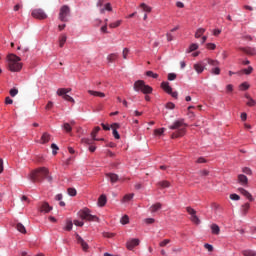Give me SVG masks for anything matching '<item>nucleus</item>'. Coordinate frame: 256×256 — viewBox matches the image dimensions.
I'll return each instance as SVG.
<instances>
[{"instance_id":"obj_1","label":"nucleus","mask_w":256,"mask_h":256,"mask_svg":"<svg viewBox=\"0 0 256 256\" xmlns=\"http://www.w3.org/2000/svg\"><path fill=\"white\" fill-rule=\"evenodd\" d=\"M28 178L32 183H41L44 179H47L48 183L53 182V177L49 176V169L45 167H40L36 170H33Z\"/></svg>"},{"instance_id":"obj_3","label":"nucleus","mask_w":256,"mask_h":256,"mask_svg":"<svg viewBox=\"0 0 256 256\" xmlns=\"http://www.w3.org/2000/svg\"><path fill=\"white\" fill-rule=\"evenodd\" d=\"M21 58L15 54L8 55V69L12 73H17L23 69V63H20Z\"/></svg>"},{"instance_id":"obj_52","label":"nucleus","mask_w":256,"mask_h":256,"mask_svg":"<svg viewBox=\"0 0 256 256\" xmlns=\"http://www.w3.org/2000/svg\"><path fill=\"white\" fill-rule=\"evenodd\" d=\"M19 93V90L17 88H13L10 90L11 97H15Z\"/></svg>"},{"instance_id":"obj_30","label":"nucleus","mask_w":256,"mask_h":256,"mask_svg":"<svg viewBox=\"0 0 256 256\" xmlns=\"http://www.w3.org/2000/svg\"><path fill=\"white\" fill-rule=\"evenodd\" d=\"M190 220L192 221V223H194V225H199L201 223V220L199 219V217L197 216V214H193L190 217Z\"/></svg>"},{"instance_id":"obj_14","label":"nucleus","mask_w":256,"mask_h":256,"mask_svg":"<svg viewBox=\"0 0 256 256\" xmlns=\"http://www.w3.org/2000/svg\"><path fill=\"white\" fill-rule=\"evenodd\" d=\"M238 191L239 193H241V195L246 197V199L253 201V196L251 195V193H249V191L245 190L244 188H239Z\"/></svg>"},{"instance_id":"obj_39","label":"nucleus","mask_w":256,"mask_h":256,"mask_svg":"<svg viewBox=\"0 0 256 256\" xmlns=\"http://www.w3.org/2000/svg\"><path fill=\"white\" fill-rule=\"evenodd\" d=\"M211 73L212 75H221V68H219V66H216L212 68Z\"/></svg>"},{"instance_id":"obj_64","label":"nucleus","mask_w":256,"mask_h":256,"mask_svg":"<svg viewBox=\"0 0 256 256\" xmlns=\"http://www.w3.org/2000/svg\"><path fill=\"white\" fill-rule=\"evenodd\" d=\"M241 87L244 91H247V89H249V84L247 82H244L241 84Z\"/></svg>"},{"instance_id":"obj_9","label":"nucleus","mask_w":256,"mask_h":256,"mask_svg":"<svg viewBox=\"0 0 256 256\" xmlns=\"http://www.w3.org/2000/svg\"><path fill=\"white\" fill-rule=\"evenodd\" d=\"M139 243H141V241L137 238L130 239L127 241L126 247L129 251H133V249H135V247H137Z\"/></svg>"},{"instance_id":"obj_35","label":"nucleus","mask_w":256,"mask_h":256,"mask_svg":"<svg viewBox=\"0 0 256 256\" xmlns=\"http://www.w3.org/2000/svg\"><path fill=\"white\" fill-rule=\"evenodd\" d=\"M242 255H244V256H256V253L253 250H243Z\"/></svg>"},{"instance_id":"obj_17","label":"nucleus","mask_w":256,"mask_h":256,"mask_svg":"<svg viewBox=\"0 0 256 256\" xmlns=\"http://www.w3.org/2000/svg\"><path fill=\"white\" fill-rule=\"evenodd\" d=\"M49 141H51V135L47 132L43 133L40 143H42V145H45V143H49Z\"/></svg>"},{"instance_id":"obj_44","label":"nucleus","mask_w":256,"mask_h":256,"mask_svg":"<svg viewBox=\"0 0 256 256\" xmlns=\"http://www.w3.org/2000/svg\"><path fill=\"white\" fill-rule=\"evenodd\" d=\"M165 133V128H159L154 130V135H163Z\"/></svg>"},{"instance_id":"obj_33","label":"nucleus","mask_w":256,"mask_h":256,"mask_svg":"<svg viewBox=\"0 0 256 256\" xmlns=\"http://www.w3.org/2000/svg\"><path fill=\"white\" fill-rule=\"evenodd\" d=\"M140 7H141V9H143V11H145L146 13H151V11H152L151 6H148V5L145 4V3H141V4H140Z\"/></svg>"},{"instance_id":"obj_19","label":"nucleus","mask_w":256,"mask_h":256,"mask_svg":"<svg viewBox=\"0 0 256 256\" xmlns=\"http://www.w3.org/2000/svg\"><path fill=\"white\" fill-rule=\"evenodd\" d=\"M117 59H119V54L117 53H112L107 56L108 63H114V61H117Z\"/></svg>"},{"instance_id":"obj_27","label":"nucleus","mask_w":256,"mask_h":256,"mask_svg":"<svg viewBox=\"0 0 256 256\" xmlns=\"http://www.w3.org/2000/svg\"><path fill=\"white\" fill-rule=\"evenodd\" d=\"M162 205L161 203H156V204H153L151 207H150V211L151 213H157V211H159V209H161Z\"/></svg>"},{"instance_id":"obj_31","label":"nucleus","mask_w":256,"mask_h":256,"mask_svg":"<svg viewBox=\"0 0 256 256\" xmlns=\"http://www.w3.org/2000/svg\"><path fill=\"white\" fill-rule=\"evenodd\" d=\"M133 197H135V194H126L123 199H122V203H129V201H131V199H133Z\"/></svg>"},{"instance_id":"obj_49","label":"nucleus","mask_w":256,"mask_h":256,"mask_svg":"<svg viewBox=\"0 0 256 256\" xmlns=\"http://www.w3.org/2000/svg\"><path fill=\"white\" fill-rule=\"evenodd\" d=\"M242 71L245 73V75H251L253 73V68L249 66L248 68L243 69Z\"/></svg>"},{"instance_id":"obj_38","label":"nucleus","mask_w":256,"mask_h":256,"mask_svg":"<svg viewBox=\"0 0 256 256\" xmlns=\"http://www.w3.org/2000/svg\"><path fill=\"white\" fill-rule=\"evenodd\" d=\"M63 129L66 131V133H71V131H73V128L71 127V124H69V123H64Z\"/></svg>"},{"instance_id":"obj_24","label":"nucleus","mask_w":256,"mask_h":256,"mask_svg":"<svg viewBox=\"0 0 256 256\" xmlns=\"http://www.w3.org/2000/svg\"><path fill=\"white\" fill-rule=\"evenodd\" d=\"M211 231H212L213 235H219V233H221V229L219 228V225H217V224L211 225Z\"/></svg>"},{"instance_id":"obj_20","label":"nucleus","mask_w":256,"mask_h":256,"mask_svg":"<svg viewBox=\"0 0 256 256\" xmlns=\"http://www.w3.org/2000/svg\"><path fill=\"white\" fill-rule=\"evenodd\" d=\"M88 93L89 95H93V97H100V98L105 97V93L99 92V91L88 90Z\"/></svg>"},{"instance_id":"obj_13","label":"nucleus","mask_w":256,"mask_h":256,"mask_svg":"<svg viewBox=\"0 0 256 256\" xmlns=\"http://www.w3.org/2000/svg\"><path fill=\"white\" fill-rule=\"evenodd\" d=\"M238 183H240V185H243L245 187L249 183V179L247 178V176L240 174L238 175Z\"/></svg>"},{"instance_id":"obj_28","label":"nucleus","mask_w":256,"mask_h":256,"mask_svg":"<svg viewBox=\"0 0 256 256\" xmlns=\"http://www.w3.org/2000/svg\"><path fill=\"white\" fill-rule=\"evenodd\" d=\"M194 70L198 74H201L203 71H205V67H203L201 64L197 63V64H194Z\"/></svg>"},{"instance_id":"obj_42","label":"nucleus","mask_w":256,"mask_h":256,"mask_svg":"<svg viewBox=\"0 0 256 256\" xmlns=\"http://www.w3.org/2000/svg\"><path fill=\"white\" fill-rule=\"evenodd\" d=\"M68 195H70V197H75V195H77V190L75 188H68Z\"/></svg>"},{"instance_id":"obj_57","label":"nucleus","mask_w":256,"mask_h":256,"mask_svg":"<svg viewBox=\"0 0 256 256\" xmlns=\"http://www.w3.org/2000/svg\"><path fill=\"white\" fill-rule=\"evenodd\" d=\"M145 223H147V225H151L153 223H155V219L154 218H146L144 220Z\"/></svg>"},{"instance_id":"obj_58","label":"nucleus","mask_w":256,"mask_h":256,"mask_svg":"<svg viewBox=\"0 0 256 256\" xmlns=\"http://www.w3.org/2000/svg\"><path fill=\"white\" fill-rule=\"evenodd\" d=\"M112 135L113 137H115L116 139H121V136L119 135V132L117 130H112Z\"/></svg>"},{"instance_id":"obj_32","label":"nucleus","mask_w":256,"mask_h":256,"mask_svg":"<svg viewBox=\"0 0 256 256\" xmlns=\"http://www.w3.org/2000/svg\"><path fill=\"white\" fill-rule=\"evenodd\" d=\"M16 229L20 233H27V230L25 229V226L23 224H21V223H17L16 224Z\"/></svg>"},{"instance_id":"obj_11","label":"nucleus","mask_w":256,"mask_h":256,"mask_svg":"<svg viewBox=\"0 0 256 256\" xmlns=\"http://www.w3.org/2000/svg\"><path fill=\"white\" fill-rule=\"evenodd\" d=\"M239 51H242L246 55H250L251 57L256 55V49L253 47H239Z\"/></svg>"},{"instance_id":"obj_55","label":"nucleus","mask_w":256,"mask_h":256,"mask_svg":"<svg viewBox=\"0 0 256 256\" xmlns=\"http://www.w3.org/2000/svg\"><path fill=\"white\" fill-rule=\"evenodd\" d=\"M242 172L243 173H245V175H252V171H251V169L250 168H247V167H245V168H243L242 169Z\"/></svg>"},{"instance_id":"obj_4","label":"nucleus","mask_w":256,"mask_h":256,"mask_svg":"<svg viewBox=\"0 0 256 256\" xmlns=\"http://www.w3.org/2000/svg\"><path fill=\"white\" fill-rule=\"evenodd\" d=\"M133 89L137 93H139V91H141V93H144V95H149V94L153 93V88L149 85H146L145 81H143V80H137L134 83Z\"/></svg>"},{"instance_id":"obj_51","label":"nucleus","mask_w":256,"mask_h":256,"mask_svg":"<svg viewBox=\"0 0 256 256\" xmlns=\"http://www.w3.org/2000/svg\"><path fill=\"white\" fill-rule=\"evenodd\" d=\"M122 225H127L129 223V216L125 215L121 218Z\"/></svg>"},{"instance_id":"obj_45","label":"nucleus","mask_w":256,"mask_h":256,"mask_svg":"<svg viewBox=\"0 0 256 256\" xmlns=\"http://www.w3.org/2000/svg\"><path fill=\"white\" fill-rule=\"evenodd\" d=\"M52 154L57 155V151H59V147L57 144H51Z\"/></svg>"},{"instance_id":"obj_5","label":"nucleus","mask_w":256,"mask_h":256,"mask_svg":"<svg viewBox=\"0 0 256 256\" xmlns=\"http://www.w3.org/2000/svg\"><path fill=\"white\" fill-rule=\"evenodd\" d=\"M78 215L80 218L83 219V221H99V217L96 215L91 214V210L89 208H84L78 212Z\"/></svg>"},{"instance_id":"obj_7","label":"nucleus","mask_w":256,"mask_h":256,"mask_svg":"<svg viewBox=\"0 0 256 256\" xmlns=\"http://www.w3.org/2000/svg\"><path fill=\"white\" fill-rule=\"evenodd\" d=\"M161 87L166 93H168V95H171V97L177 99L179 94L177 92H173V88H171L169 82H162Z\"/></svg>"},{"instance_id":"obj_21","label":"nucleus","mask_w":256,"mask_h":256,"mask_svg":"<svg viewBox=\"0 0 256 256\" xmlns=\"http://www.w3.org/2000/svg\"><path fill=\"white\" fill-rule=\"evenodd\" d=\"M100 131H101V127L96 126L94 128V130L91 133V137H92L93 141H99V139H97L96 137H97V133L100 132Z\"/></svg>"},{"instance_id":"obj_34","label":"nucleus","mask_w":256,"mask_h":256,"mask_svg":"<svg viewBox=\"0 0 256 256\" xmlns=\"http://www.w3.org/2000/svg\"><path fill=\"white\" fill-rule=\"evenodd\" d=\"M65 231H71L73 229V222L71 220L66 221Z\"/></svg>"},{"instance_id":"obj_63","label":"nucleus","mask_w":256,"mask_h":256,"mask_svg":"<svg viewBox=\"0 0 256 256\" xmlns=\"http://www.w3.org/2000/svg\"><path fill=\"white\" fill-rule=\"evenodd\" d=\"M51 109H53V102L49 101L46 105V110L51 111Z\"/></svg>"},{"instance_id":"obj_2","label":"nucleus","mask_w":256,"mask_h":256,"mask_svg":"<svg viewBox=\"0 0 256 256\" xmlns=\"http://www.w3.org/2000/svg\"><path fill=\"white\" fill-rule=\"evenodd\" d=\"M169 129L175 131L172 133L171 138L178 139V137H183L185 133H187V124L183 119L176 120L172 125L169 126Z\"/></svg>"},{"instance_id":"obj_62","label":"nucleus","mask_w":256,"mask_h":256,"mask_svg":"<svg viewBox=\"0 0 256 256\" xmlns=\"http://www.w3.org/2000/svg\"><path fill=\"white\" fill-rule=\"evenodd\" d=\"M166 109H175V104L173 102H168L166 104Z\"/></svg>"},{"instance_id":"obj_15","label":"nucleus","mask_w":256,"mask_h":256,"mask_svg":"<svg viewBox=\"0 0 256 256\" xmlns=\"http://www.w3.org/2000/svg\"><path fill=\"white\" fill-rule=\"evenodd\" d=\"M51 209H53L51 206H49V203H42L40 206V212L41 213H49V211H51Z\"/></svg>"},{"instance_id":"obj_23","label":"nucleus","mask_w":256,"mask_h":256,"mask_svg":"<svg viewBox=\"0 0 256 256\" xmlns=\"http://www.w3.org/2000/svg\"><path fill=\"white\" fill-rule=\"evenodd\" d=\"M65 43H67V35L62 34L59 37V47H64Z\"/></svg>"},{"instance_id":"obj_12","label":"nucleus","mask_w":256,"mask_h":256,"mask_svg":"<svg viewBox=\"0 0 256 256\" xmlns=\"http://www.w3.org/2000/svg\"><path fill=\"white\" fill-rule=\"evenodd\" d=\"M106 177L107 179L110 180V182L113 183H117L119 181V175L115 174V173H106Z\"/></svg>"},{"instance_id":"obj_16","label":"nucleus","mask_w":256,"mask_h":256,"mask_svg":"<svg viewBox=\"0 0 256 256\" xmlns=\"http://www.w3.org/2000/svg\"><path fill=\"white\" fill-rule=\"evenodd\" d=\"M105 205H107V196L105 194H102L98 198V206L99 207H105Z\"/></svg>"},{"instance_id":"obj_41","label":"nucleus","mask_w":256,"mask_h":256,"mask_svg":"<svg viewBox=\"0 0 256 256\" xmlns=\"http://www.w3.org/2000/svg\"><path fill=\"white\" fill-rule=\"evenodd\" d=\"M121 23H122V21H121V20H118V21H116V22L110 23V24H109V27H110L111 29H116V27H119V25H121Z\"/></svg>"},{"instance_id":"obj_10","label":"nucleus","mask_w":256,"mask_h":256,"mask_svg":"<svg viewBox=\"0 0 256 256\" xmlns=\"http://www.w3.org/2000/svg\"><path fill=\"white\" fill-rule=\"evenodd\" d=\"M76 241L78 245L81 246L82 251H89V244H87V242H85V240H83L79 234H76Z\"/></svg>"},{"instance_id":"obj_50","label":"nucleus","mask_w":256,"mask_h":256,"mask_svg":"<svg viewBox=\"0 0 256 256\" xmlns=\"http://www.w3.org/2000/svg\"><path fill=\"white\" fill-rule=\"evenodd\" d=\"M177 79V74L169 73L168 74V81H175Z\"/></svg>"},{"instance_id":"obj_36","label":"nucleus","mask_w":256,"mask_h":256,"mask_svg":"<svg viewBox=\"0 0 256 256\" xmlns=\"http://www.w3.org/2000/svg\"><path fill=\"white\" fill-rule=\"evenodd\" d=\"M205 33V28H199L195 33V38L199 39Z\"/></svg>"},{"instance_id":"obj_26","label":"nucleus","mask_w":256,"mask_h":256,"mask_svg":"<svg viewBox=\"0 0 256 256\" xmlns=\"http://www.w3.org/2000/svg\"><path fill=\"white\" fill-rule=\"evenodd\" d=\"M67 93H71V88H59L57 90V95H67Z\"/></svg>"},{"instance_id":"obj_60","label":"nucleus","mask_w":256,"mask_h":256,"mask_svg":"<svg viewBox=\"0 0 256 256\" xmlns=\"http://www.w3.org/2000/svg\"><path fill=\"white\" fill-rule=\"evenodd\" d=\"M189 49H190V52H191V51H197V49H199V45H197V44H191Z\"/></svg>"},{"instance_id":"obj_6","label":"nucleus","mask_w":256,"mask_h":256,"mask_svg":"<svg viewBox=\"0 0 256 256\" xmlns=\"http://www.w3.org/2000/svg\"><path fill=\"white\" fill-rule=\"evenodd\" d=\"M69 15H71V8L68 5H63L60 8V12H59L60 21H62L63 23H67V21H69V19H67Z\"/></svg>"},{"instance_id":"obj_56","label":"nucleus","mask_w":256,"mask_h":256,"mask_svg":"<svg viewBox=\"0 0 256 256\" xmlns=\"http://www.w3.org/2000/svg\"><path fill=\"white\" fill-rule=\"evenodd\" d=\"M127 55H129V49L128 48H124L123 52H122L123 59H127Z\"/></svg>"},{"instance_id":"obj_59","label":"nucleus","mask_w":256,"mask_h":256,"mask_svg":"<svg viewBox=\"0 0 256 256\" xmlns=\"http://www.w3.org/2000/svg\"><path fill=\"white\" fill-rule=\"evenodd\" d=\"M74 225H76V227H83L85 223H83V221L74 220Z\"/></svg>"},{"instance_id":"obj_54","label":"nucleus","mask_w":256,"mask_h":256,"mask_svg":"<svg viewBox=\"0 0 256 256\" xmlns=\"http://www.w3.org/2000/svg\"><path fill=\"white\" fill-rule=\"evenodd\" d=\"M82 143H84L85 145H91L93 143V140L89 138H83Z\"/></svg>"},{"instance_id":"obj_47","label":"nucleus","mask_w":256,"mask_h":256,"mask_svg":"<svg viewBox=\"0 0 256 256\" xmlns=\"http://www.w3.org/2000/svg\"><path fill=\"white\" fill-rule=\"evenodd\" d=\"M103 237H106V239H112V237H115V233L103 232Z\"/></svg>"},{"instance_id":"obj_40","label":"nucleus","mask_w":256,"mask_h":256,"mask_svg":"<svg viewBox=\"0 0 256 256\" xmlns=\"http://www.w3.org/2000/svg\"><path fill=\"white\" fill-rule=\"evenodd\" d=\"M186 211L190 215V217L193 215H197V211H195V209H193L192 207H186Z\"/></svg>"},{"instance_id":"obj_61","label":"nucleus","mask_w":256,"mask_h":256,"mask_svg":"<svg viewBox=\"0 0 256 256\" xmlns=\"http://www.w3.org/2000/svg\"><path fill=\"white\" fill-rule=\"evenodd\" d=\"M204 247L209 251L210 253L213 252V245L211 244H204Z\"/></svg>"},{"instance_id":"obj_37","label":"nucleus","mask_w":256,"mask_h":256,"mask_svg":"<svg viewBox=\"0 0 256 256\" xmlns=\"http://www.w3.org/2000/svg\"><path fill=\"white\" fill-rule=\"evenodd\" d=\"M251 205L249 203H245L244 205H242V213L243 215H247V211H249Z\"/></svg>"},{"instance_id":"obj_8","label":"nucleus","mask_w":256,"mask_h":256,"mask_svg":"<svg viewBox=\"0 0 256 256\" xmlns=\"http://www.w3.org/2000/svg\"><path fill=\"white\" fill-rule=\"evenodd\" d=\"M32 17H34V19H47V14L43 9L38 8L32 11Z\"/></svg>"},{"instance_id":"obj_53","label":"nucleus","mask_w":256,"mask_h":256,"mask_svg":"<svg viewBox=\"0 0 256 256\" xmlns=\"http://www.w3.org/2000/svg\"><path fill=\"white\" fill-rule=\"evenodd\" d=\"M230 199L232 201H239V199H241V197L239 195H237V194H231L230 195Z\"/></svg>"},{"instance_id":"obj_25","label":"nucleus","mask_w":256,"mask_h":256,"mask_svg":"<svg viewBox=\"0 0 256 256\" xmlns=\"http://www.w3.org/2000/svg\"><path fill=\"white\" fill-rule=\"evenodd\" d=\"M207 63L208 65H210L211 67H219V65H221V63L218 60H213L211 58L207 59Z\"/></svg>"},{"instance_id":"obj_43","label":"nucleus","mask_w":256,"mask_h":256,"mask_svg":"<svg viewBox=\"0 0 256 256\" xmlns=\"http://www.w3.org/2000/svg\"><path fill=\"white\" fill-rule=\"evenodd\" d=\"M146 75L147 77H152L153 79H157V77H159V74L154 73L153 71H147Z\"/></svg>"},{"instance_id":"obj_48","label":"nucleus","mask_w":256,"mask_h":256,"mask_svg":"<svg viewBox=\"0 0 256 256\" xmlns=\"http://www.w3.org/2000/svg\"><path fill=\"white\" fill-rule=\"evenodd\" d=\"M207 49H210V51H215V49H217V45H215L214 43H208L206 44Z\"/></svg>"},{"instance_id":"obj_29","label":"nucleus","mask_w":256,"mask_h":256,"mask_svg":"<svg viewBox=\"0 0 256 256\" xmlns=\"http://www.w3.org/2000/svg\"><path fill=\"white\" fill-rule=\"evenodd\" d=\"M59 97H63L64 101H69L70 103L75 104V99H73V97L69 96L68 94H62L59 95Z\"/></svg>"},{"instance_id":"obj_46","label":"nucleus","mask_w":256,"mask_h":256,"mask_svg":"<svg viewBox=\"0 0 256 256\" xmlns=\"http://www.w3.org/2000/svg\"><path fill=\"white\" fill-rule=\"evenodd\" d=\"M169 243H171L170 239H165L162 242L159 243L160 247H167V245H169Z\"/></svg>"},{"instance_id":"obj_18","label":"nucleus","mask_w":256,"mask_h":256,"mask_svg":"<svg viewBox=\"0 0 256 256\" xmlns=\"http://www.w3.org/2000/svg\"><path fill=\"white\" fill-rule=\"evenodd\" d=\"M158 187H160V189H167L169 187H171V183L167 180H163L157 183Z\"/></svg>"},{"instance_id":"obj_22","label":"nucleus","mask_w":256,"mask_h":256,"mask_svg":"<svg viewBox=\"0 0 256 256\" xmlns=\"http://www.w3.org/2000/svg\"><path fill=\"white\" fill-rule=\"evenodd\" d=\"M245 97L248 100L246 102V105H248V107H255L256 106V101L253 98H251V96L246 95Z\"/></svg>"}]
</instances>
